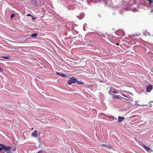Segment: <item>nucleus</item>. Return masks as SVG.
Here are the masks:
<instances>
[{
	"mask_svg": "<svg viewBox=\"0 0 153 153\" xmlns=\"http://www.w3.org/2000/svg\"><path fill=\"white\" fill-rule=\"evenodd\" d=\"M76 78L74 77H71L69 80L67 81V83L69 85H71L72 83L76 82Z\"/></svg>",
	"mask_w": 153,
	"mask_h": 153,
	"instance_id": "obj_1",
	"label": "nucleus"
},
{
	"mask_svg": "<svg viewBox=\"0 0 153 153\" xmlns=\"http://www.w3.org/2000/svg\"><path fill=\"white\" fill-rule=\"evenodd\" d=\"M126 98L121 97V100H122V101L123 102H127L131 100L130 97H126Z\"/></svg>",
	"mask_w": 153,
	"mask_h": 153,
	"instance_id": "obj_2",
	"label": "nucleus"
},
{
	"mask_svg": "<svg viewBox=\"0 0 153 153\" xmlns=\"http://www.w3.org/2000/svg\"><path fill=\"white\" fill-rule=\"evenodd\" d=\"M143 146L144 149L149 152H153V150L150 148L148 147L145 145H143Z\"/></svg>",
	"mask_w": 153,
	"mask_h": 153,
	"instance_id": "obj_3",
	"label": "nucleus"
},
{
	"mask_svg": "<svg viewBox=\"0 0 153 153\" xmlns=\"http://www.w3.org/2000/svg\"><path fill=\"white\" fill-rule=\"evenodd\" d=\"M153 87L152 85H150L148 86L146 88V91L148 93L150 92L151 90L152 89Z\"/></svg>",
	"mask_w": 153,
	"mask_h": 153,
	"instance_id": "obj_4",
	"label": "nucleus"
},
{
	"mask_svg": "<svg viewBox=\"0 0 153 153\" xmlns=\"http://www.w3.org/2000/svg\"><path fill=\"white\" fill-rule=\"evenodd\" d=\"M4 149L5 151L7 152H10V150L11 149V147L10 146H8L7 147L5 146L4 145Z\"/></svg>",
	"mask_w": 153,
	"mask_h": 153,
	"instance_id": "obj_5",
	"label": "nucleus"
},
{
	"mask_svg": "<svg viewBox=\"0 0 153 153\" xmlns=\"http://www.w3.org/2000/svg\"><path fill=\"white\" fill-rule=\"evenodd\" d=\"M121 97L119 95H115L114 94H113L112 95V98L113 99H114L115 98L119 99V100H121Z\"/></svg>",
	"mask_w": 153,
	"mask_h": 153,
	"instance_id": "obj_6",
	"label": "nucleus"
},
{
	"mask_svg": "<svg viewBox=\"0 0 153 153\" xmlns=\"http://www.w3.org/2000/svg\"><path fill=\"white\" fill-rule=\"evenodd\" d=\"M31 135L33 137H36L37 136V131L35 130L32 133Z\"/></svg>",
	"mask_w": 153,
	"mask_h": 153,
	"instance_id": "obj_7",
	"label": "nucleus"
},
{
	"mask_svg": "<svg viewBox=\"0 0 153 153\" xmlns=\"http://www.w3.org/2000/svg\"><path fill=\"white\" fill-rule=\"evenodd\" d=\"M125 118L124 117H122L119 116L118 117V121L119 122H120L121 121H123L124 119Z\"/></svg>",
	"mask_w": 153,
	"mask_h": 153,
	"instance_id": "obj_8",
	"label": "nucleus"
},
{
	"mask_svg": "<svg viewBox=\"0 0 153 153\" xmlns=\"http://www.w3.org/2000/svg\"><path fill=\"white\" fill-rule=\"evenodd\" d=\"M101 146H105L109 149H111V146L110 144H109L108 145L102 144L101 145Z\"/></svg>",
	"mask_w": 153,
	"mask_h": 153,
	"instance_id": "obj_9",
	"label": "nucleus"
},
{
	"mask_svg": "<svg viewBox=\"0 0 153 153\" xmlns=\"http://www.w3.org/2000/svg\"><path fill=\"white\" fill-rule=\"evenodd\" d=\"M56 74L57 75H59L60 76H61L63 77L66 76V75L64 74H59V72H57Z\"/></svg>",
	"mask_w": 153,
	"mask_h": 153,
	"instance_id": "obj_10",
	"label": "nucleus"
},
{
	"mask_svg": "<svg viewBox=\"0 0 153 153\" xmlns=\"http://www.w3.org/2000/svg\"><path fill=\"white\" fill-rule=\"evenodd\" d=\"M76 82L79 84H81L83 85L84 84V82H82L79 81L78 80H77V79H76Z\"/></svg>",
	"mask_w": 153,
	"mask_h": 153,
	"instance_id": "obj_11",
	"label": "nucleus"
},
{
	"mask_svg": "<svg viewBox=\"0 0 153 153\" xmlns=\"http://www.w3.org/2000/svg\"><path fill=\"white\" fill-rule=\"evenodd\" d=\"M146 1H148L149 4L151 5L153 3V0H146Z\"/></svg>",
	"mask_w": 153,
	"mask_h": 153,
	"instance_id": "obj_12",
	"label": "nucleus"
},
{
	"mask_svg": "<svg viewBox=\"0 0 153 153\" xmlns=\"http://www.w3.org/2000/svg\"><path fill=\"white\" fill-rule=\"evenodd\" d=\"M37 35V34L36 33H34L31 35V36L32 37H36Z\"/></svg>",
	"mask_w": 153,
	"mask_h": 153,
	"instance_id": "obj_13",
	"label": "nucleus"
},
{
	"mask_svg": "<svg viewBox=\"0 0 153 153\" xmlns=\"http://www.w3.org/2000/svg\"><path fill=\"white\" fill-rule=\"evenodd\" d=\"M1 58H3L4 59H9L10 58V57L8 56H1Z\"/></svg>",
	"mask_w": 153,
	"mask_h": 153,
	"instance_id": "obj_14",
	"label": "nucleus"
},
{
	"mask_svg": "<svg viewBox=\"0 0 153 153\" xmlns=\"http://www.w3.org/2000/svg\"><path fill=\"white\" fill-rule=\"evenodd\" d=\"M15 16V14H11L10 16V18L11 19H12Z\"/></svg>",
	"mask_w": 153,
	"mask_h": 153,
	"instance_id": "obj_15",
	"label": "nucleus"
},
{
	"mask_svg": "<svg viewBox=\"0 0 153 153\" xmlns=\"http://www.w3.org/2000/svg\"><path fill=\"white\" fill-rule=\"evenodd\" d=\"M4 150V147H0V151H2Z\"/></svg>",
	"mask_w": 153,
	"mask_h": 153,
	"instance_id": "obj_16",
	"label": "nucleus"
},
{
	"mask_svg": "<svg viewBox=\"0 0 153 153\" xmlns=\"http://www.w3.org/2000/svg\"><path fill=\"white\" fill-rule=\"evenodd\" d=\"M108 89H109V91H108V93L109 94H111V91L112 90L110 88H109Z\"/></svg>",
	"mask_w": 153,
	"mask_h": 153,
	"instance_id": "obj_17",
	"label": "nucleus"
},
{
	"mask_svg": "<svg viewBox=\"0 0 153 153\" xmlns=\"http://www.w3.org/2000/svg\"><path fill=\"white\" fill-rule=\"evenodd\" d=\"M121 94L123 96L126 97H128V96L127 95H126L124 94Z\"/></svg>",
	"mask_w": 153,
	"mask_h": 153,
	"instance_id": "obj_18",
	"label": "nucleus"
},
{
	"mask_svg": "<svg viewBox=\"0 0 153 153\" xmlns=\"http://www.w3.org/2000/svg\"><path fill=\"white\" fill-rule=\"evenodd\" d=\"M110 88L111 89V90L112 91H113V90H116V89H115V88L113 87H110Z\"/></svg>",
	"mask_w": 153,
	"mask_h": 153,
	"instance_id": "obj_19",
	"label": "nucleus"
},
{
	"mask_svg": "<svg viewBox=\"0 0 153 153\" xmlns=\"http://www.w3.org/2000/svg\"><path fill=\"white\" fill-rule=\"evenodd\" d=\"M113 92L114 93H116V94H117L118 93V92L117 91H115H115L113 90Z\"/></svg>",
	"mask_w": 153,
	"mask_h": 153,
	"instance_id": "obj_20",
	"label": "nucleus"
},
{
	"mask_svg": "<svg viewBox=\"0 0 153 153\" xmlns=\"http://www.w3.org/2000/svg\"><path fill=\"white\" fill-rule=\"evenodd\" d=\"M3 71V70L0 67V72H2Z\"/></svg>",
	"mask_w": 153,
	"mask_h": 153,
	"instance_id": "obj_21",
	"label": "nucleus"
},
{
	"mask_svg": "<svg viewBox=\"0 0 153 153\" xmlns=\"http://www.w3.org/2000/svg\"><path fill=\"white\" fill-rule=\"evenodd\" d=\"M4 145L3 144H0V146L1 147H3Z\"/></svg>",
	"mask_w": 153,
	"mask_h": 153,
	"instance_id": "obj_22",
	"label": "nucleus"
},
{
	"mask_svg": "<svg viewBox=\"0 0 153 153\" xmlns=\"http://www.w3.org/2000/svg\"><path fill=\"white\" fill-rule=\"evenodd\" d=\"M27 16H31V15L30 14H27Z\"/></svg>",
	"mask_w": 153,
	"mask_h": 153,
	"instance_id": "obj_23",
	"label": "nucleus"
},
{
	"mask_svg": "<svg viewBox=\"0 0 153 153\" xmlns=\"http://www.w3.org/2000/svg\"><path fill=\"white\" fill-rule=\"evenodd\" d=\"M12 152H7L6 153H11Z\"/></svg>",
	"mask_w": 153,
	"mask_h": 153,
	"instance_id": "obj_24",
	"label": "nucleus"
},
{
	"mask_svg": "<svg viewBox=\"0 0 153 153\" xmlns=\"http://www.w3.org/2000/svg\"><path fill=\"white\" fill-rule=\"evenodd\" d=\"M40 152H41V151H39V152H37V153H40Z\"/></svg>",
	"mask_w": 153,
	"mask_h": 153,
	"instance_id": "obj_25",
	"label": "nucleus"
},
{
	"mask_svg": "<svg viewBox=\"0 0 153 153\" xmlns=\"http://www.w3.org/2000/svg\"><path fill=\"white\" fill-rule=\"evenodd\" d=\"M119 44L118 43H117L116 44L117 45H119Z\"/></svg>",
	"mask_w": 153,
	"mask_h": 153,
	"instance_id": "obj_26",
	"label": "nucleus"
},
{
	"mask_svg": "<svg viewBox=\"0 0 153 153\" xmlns=\"http://www.w3.org/2000/svg\"><path fill=\"white\" fill-rule=\"evenodd\" d=\"M31 130H33V128H31Z\"/></svg>",
	"mask_w": 153,
	"mask_h": 153,
	"instance_id": "obj_27",
	"label": "nucleus"
},
{
	"mask_svg": "<svg viewBox=\"0 0 153 153\" xmlns=\"http://www.w3.org/2000/svg\"><path fill=\"white\" fill-rule=\"evenodd\" d=\"M15 149H13V151H14Z\"/></svg>",
	"mask_w": 153,
	"mask_h": 153,
	"instance_id": "obj_28",
	"label": "nucleus"
}]
</instances>
